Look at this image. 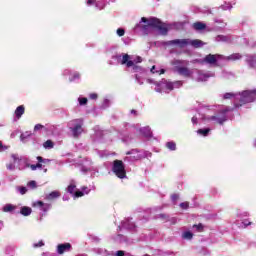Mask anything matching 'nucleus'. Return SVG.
Masks as SVG:
<instances>
[{
  "mask_svg": "<svg viewBox=\"0 0 256 256\" xmlns=\"http://www.w3.org/2000/svg\"><path fill=\"white\" fill-rule=\"evenodd\" d=\"M114 63L118 65H126L128 69H131V73L135 74V80L139 85H143V77L147 71L143 67L139 66V63L143 61L141 56L129 55V54H115L112 56Z\"/></svg>",
  "mask_w": 256,
  "mask_h": 256,
  "instance_id": "1",
  "label": "nucleus"
},
{
  "mask_svg": "<svg viewBox=\"0 0 256 256\" xmlns=\"http://www.w3.org/2000/svg\"><path fill=\"white\" fill-rule=\"evenodd\" d=\"M209 111H215V106H202L199 110L198 116L192 117L193 125H197L198 119H202L205 123H217L218 125H223L227 121V113L233 111V108L229 106H222L218 109V112L214 115H209Z\"/></svg>",
  "mask_w": 256,
  "mask_h": 256,
  "instance_id": "2",
  "label": "nucleus"
},
{
  "mask_svg": "<svg viewBox=\"0 0 256 256\" xmlns=\"http://www.w3.org/2000/svg\"><path fill=\"white\" fill-rule=\"evenodd\" d=\"M147 83L156 86L154 88V91H156V93H171L173 89H179L183 87V81L181 80L170 82L166 79H162L160 82H157L153 79H147Z\"/></svg>",
  "mask_w": 256,
  "mask_h": 256,
  "instance_id": "3",
  "label": "nucleus"
},
{
  "mask_svg": "<svg viewBox=\"0 0 256 256\" xmlns=\"http://www.w3.org/2000/svg\"><path fill=\"white\" fill-rule=\"evenodd\" d=\"M155 25H157V18L142 17L140 22L134 27V31L141 33V35H151L155 33Z\"/></svg>",
  "mask_w": 256,
  "mask_h": 256,
  "instance_id": "4",
  "label": "nucleus"
},
{
  "mask_svg": "<svg viewBox=\"0 0 256 256\" xmlns=\"http://www.w3.org/2000/svg\"><path fill=\"white\" fill-rule=\"evenodd\" d=\"M163 45H166L167 47H180L181 49H183V47L191 45L192 47H195V49H199V47H203L205 43L199 39H175L163 42Z\"/></svg>",
  "mask_w": 256,
  "mask_h": 256,
  "instance_id": "5",
  "label": "nucleus"
},
{
  "mask_svg": "<svg viewBox=\"0 0 256 256\" xmlns=\"http://www.w3.org/2000/svg\"><path fill=\"white\" fill-rule=\"evenodd\" d=\"M78 165L80 167L81 173L87 175V173H91V177H95L96 173H99V168L94 166L93 160L90 158H82L79 160Z\"/></svg>",
  "mask_w": 256,
  "mask_h": 256,
  "instance_id": "6",
  "label": "nucleus"
},
{
  "mask_svg": "<svg viewBox=\"0 0 256 256\" xmlns=\"http://www.w3.org/2000/svg\"><path fill=\"white\" fill-rule=\"evenodd\" d=\"M171 65L175 67V71L178 75H182V77H193V70L185 66H181L187 65V61L174 59L171 61Z\"/></svg>",
  "mask_w": 256,
  "mask_h": 256,
  "instance_id": "7",
  "label": "nucleus"
},
{
  "mask_svg": "<svg viewBox=\"0 0 256 256\" xmlns=\"http://www.w3.org/2000/svg\"><path fill=\"white\" fill-rule=\"evenodd\" d=\"M238 98L239 107L245 105L246 103H254V101H256V88L239 92Z\"/></svg>",
  "mask_w": 256,
  "mask_h": 256,
  "instance_id": "8",
  "label": "nucleus"
},
{
  "mask_svg": "<svg viewBox=\"0 0 256 256\" xmlns=\"http://www.w3.org/2000/svg\"><path fill=\"white\" fill-rule=\"evenodd\" d=\"M68 129L73 137H79L83 133V119H74L68 122Z\"/></svg>",
  "mask_w": 256,
  "mask_h": 256,
  "instance_id": "9",
  "label": "nucleus"
},
{
  "mask_svg": "<svg viewBox=\"0 0 256 256\" xmlns=\"http://www.w3.org/2000/svg\"><path fill=\"white\" fill-rule=\"evenodd\" d=\"M129 155L125 158V161H139L143 157H151V152L145 150L132 149L126 153Z\"/></svg>",
  "mask_w": 256,
  "mask_h": 256,
  "instance_id": "10",
  "label": "nucleus"
},
{
  "mask_svg": "<svg viewBox=\"0 0 256 256\" xmlns=\"http://www.w3.org/2000/svg\"><path fill=\"white\" fill-rule=\"evenodd\" d=\"M112 172L118 179L127 178V171L125 170V164L121 160H115L112 166Z\"/></svg>",
  "mask_w": 256,
  "mask_h": 256,
  "instance_id": "11",
  "label": "nucleus"
},
{
  "mask_svg": "<svg viewBox=\"0 0 256 256\" xmlns=\"http://www.w3.org/2000/svg\"><path fill=\"white\" fill-rule=\"evenodd\" d=\"M123 229H127V231H131L132 233L137 231V226H135L133 218H125L121 221V224L118 226V231H122Z\"/></svg>",
  "mask_w": 256,
  "mask_h": 256,
  "instance_id": "12",
  "label": "nucleus"
},
{
  "mask_svg": "<svg viewBox=\"0 0 256 256\" xmlns=\"http://www.w3.org/2000/svg\"><path fill=\"white\" fill-rule=\"evenodd\" d=\"M211 77H215L214 72L196 70V76L194 77V79L195 81H198V83H203L205 81H209Z\"/></svg>",
  "mask_w": 256,
  "mask_h": 256,
  "instance_id": "13",
  "label": "nucleus"
},
{
  "mask_svg": "<svg viewBox=\"0 0 256 256\" xmlns=\"http://www.w3.org/2000/svg\"><path fill=\"white\" fill-rule=\"evenodd\" d=\"M67 193H70L74 199H77L79 197H83L85 193H83L81 190H77V182L75 180H70V183L68 187L66 188Z\"/></svg>",
  "mask_w": 256,
  "mask_h": 256,
  "instance_id": "14",
  "label": "nucleus"
},
{
  "mask_svg": "<svg viewBox=\"0 0 256 256\" xmlns=\"http://www.w3.org/2000/svg\"><path fill=\"white\" fill-rule=\"evenodd\" d=\"M218 61H223V55L221 54H208L202 60V63H207L208 65L215 66Z\"/></svg>",
  "mask_w": 256,
  "mask_h": 256,
  "instance_id": "15",
  "label": "nucleus"
},
{
  "mask_svg": "<svg viewBox=\"0 0 256 256\" xmlns=\"http://www.w3.org/2000/svg\"><path fill=\"white\" fill-rule=\"evenodd\" d=\"M193 27L196 31H203V29H206V31L211 32V31H223V27H211L207 26L203 22H196L193 24Z\"/></svg>",
  "mask_w": 256,
  "mask_h": 256,
  "instance_id": "16",
  "label": "nucleus"
},
{
  "mask_svg": "<svg viewBox=\"0 0 256 256\" xmlns=\"http://www.w3.org/2000/svg\"><path fill=\"white\" fill-rule=\"evenodd\" d=\"M73 251V245L71 243H61L56 246V253L58 255H64V253H71Z\"/></svg>",
  "mask_w": 256,
  "mask_h": 256,
  "instance_id": "17",
  "label": "nucleus"
},
{
  "mask_svg": "<svg viewBox=\"0 0 256 256\" xmlns=\"http://www.w3.org/2000/svg\"><path fill=\"white\" fill-rule=\"evenodd\" d=\"M12 159L20 171H23V169H27V167H29L27 161L23 158H19V155L17 154L12 155Z\"/></svg>",
  "mask_w": 256,
  "mask_h": 256,
  "instance_id": "18",
  "label": "nucleus"
},
{
  "mask_svg": "<svg viewBox=\"0 0 256 256\" xmlns=\"http://www.w3.org/2000/svg\"><path fill=\"white\" fill-rule=\"evenodd\" d=\"M155 31H158L160 35H167V33H169V27H167L166 24L161 23V21L156 18Z\"/></svg>",
  "mask_w": 256,
  "mask_h": 256,
  "instance_id": "19",
  "label": "nucleus"
},
{
  "mask_svg": "<svg viewBox=\"0 0 256 256\" xmlns=\"http://www.w3.org/2000/svg\"><path fill=\"white\" fill-rule=\"evenodd\" d=\"M239 92L238 93H233V92H228L223 95V99H231L234 102V107L237 109L239 108Z\"/></svg>",
  "mask_w": 256,
  "mask_h": 256,
  "instance_id": "20",
  "label": "nucleus"
},
{
  "mask_svg": "<svg viewBox=\"0 0 256 256\" xmlns=\"http://www.w3.org/2000/svg\"><path fill=\"white\" fill-rule=\"evenodd\" d=\"M32 207H37L38 209H40V211L47 213V211L51 209V204L44 203L43 201H35L32 203Z\"/></svg>",
  "mask_w": 256,
  "mask_h": 256,
  "instance_id": "21",
  "label": "nucleus"
},
{
  "mask_svg": "<svg viewBox=\"0 0 256 256\" xmlns=\"http://www.w3.org/2000/svg\"><path fill=\"white\" fill-rule=\"evenodd\" d=\"M234 37L231 35H217L214 38L216 43H233Z\"/></svg>",
  "mask_w": 256,
  "mask_h": 256,
  "instance_id": "22",
  "label": "nucleus"
},
{
  "mask_svg": "<svg viewBox=\"0 0 256 256\" xmlns=\"http://www.w3.org/2000/svg\"><path fill=\"white\" fill-rule=\"evenodd\" d=\"M23 115H25V106L20 105L14 111V121H19V119H21V117H23Z\"/></svg>",
  "mask_w": 256,
  "mask_h": 256,
  "instance_id": "23",
  "label": "nucleus"
},
{
  "mask_svg": "<svg viewBox=\"0 0 256 256\" xmlns=\"http://www.w3.org/2000/svg\"><path fill=\"white\" fill-rule=\"evenodd\" d=\"M243 59V55L240 53H233L230 56H223V61H240Z\"/></svg>",
  "mask_w": 256,
  "mask_h": 256,
  "instance_id": "24",
  "label": "nucleus"
},
{
  "mask_svg": "<svg viewBox=\"0 0 256 256\" xmlns=\"http://www.w3.org/2000/svg\"><path fill=\"white\" fill-rule=\"evenodd\" d=\"M81 81V73L78 71H72V74L69 77L70 83H79Z\"/></svg>",
  "mask_w": 256,
  "mask_h": 256,
  "instance_id": "25",
  "label": "nucleus"
},
{
  "mask_svg": "<svg viewBox=\"0 0 256 256\" xmlns=\"http://www.w3.org/2000/svg\"><path fill=\"white\" fill-rule=\"evenodd\" d=\"M246 63L249 65V67H256V54L247 55Z\"/></svg>",
  "mask_w": 256,
  "mask_h": 256,
  "instance_id": "26",
  "label": "nucleus"
},
{
  "mask_svg": "<svg viewBox=\"0 0 256 256\" xmlns=\"http://www.w3.org/2000/svg\"><path fill=\"white\" fill-rule=\"evenodd\" d=\"M59 197H61V193L57 190L45 195L46 201H53V199H57Z\"/></svg>",
  "mask_w": 256,
  "mask_h": 256,
  "instance_id": "27",
  "label": "nucleus"
},
{
  "mask_svg": "<svg viewBox=\"0 0 256 256\" xmlns=\"http://www.w3.org/2000/svg\"><path fill=\"white\" fill-rule=\"evenodd\" d=\"M140 133L143 135V137L149 138L152 137L153 132H151V128L149 126L140 128Z\"/></svg>",
  "mask_w": 256,
  "mask_h": 256,
  "instance_id": "28",
  "label": "nucleus"
},
{
  "mask_svg": "<svg viewBox=\"0 0 256 256\" xmlns=\"http://www.w3.org/2000/svg\"><path fill=\"white\" fill-rule=\"evenodd\" d=\"M20 213L24 217H29V215H31V213H33V209H31V207L24 206V207H21Z\"/></svg>",
  "mask_w": 256,
  "mask_h": 256,
  "instance_id": "29",
  "label": "nucleus"
},
{
  "mask_svg": "<svg viewBox=\"0 0 256 256\" xmlns=\"http://www.w3.org/2000/svg\"><path fill=\"white\" fill-rule=\"evenodd\" d=\"M95 7L99 11H103V9H105V7H107V1H105V0L96 1Z\"/></svg>",
  "mask_w": 256,
  "mask_h": 256,
  "instance_id": "30",
  "label": "nucleus"
},
{
  "mask_svg": "<svg viewBox=\"0 0 256 256\" xmlns=\"http://www.w3.org/2000/svg\"><path fill=\"white\" fill-rule=\"evenodd\" d=\"M165 147L169 149V151H177V143H175V141L166 142Z\"/></svg>",
  "mask_w": 256,
  "mask_h": 256,
  "instance_id": "31",
  "label": "nucleus"
},
{
  "mask_svg": "<svg viewBox=\"0 0 256 256\" xmlns=\"http://www.w3.org/2000/svg\"><path fill=\"white\" fill-rule=\"evenodd\" d=\"M15 209H17V206H15L13 204H6L3 207L4 213H13V211H15Z\"/></svg>",
  "mask_w": 256,
  "mask_h": 256,
  "instance_id": "32",
  "label": "nucleus"
},
{
  "mask_svg": "<svg viewBox=\"0 0 256 256\" xmlns=\"http://www.w3.org/2000/svg\"><path fill=\"white\" fill-rule=\"evenodd\" d=\"M211 133V128H202L197 130V134L202 137H207Z\"/></svg>",
  "mask_w": 256,
  "mask_h": 256,
  "instance_id": "33",
  "label": "nucleus"
},
{
  "mask_svg": "<svg viewBox=\"0 0 256 256\" xmlns=\"http://www.w3.org/2000/svg\"><path fill=\"white\" fill-rule=\"evenodd\" d=\"M77 102L79 107H85V105L89 103V100L87 99V97L79 96Z\"/></svg>",
  "mask_w": 256,
  "mask_h": 256,
  "instance_id": "34",
  "label": "nucleus"
},
{
  "mask_svg": "<svg viewBox=\"0 0 256 256\" xmlns=\"http://www.w3.org/2000/svg\"><path fill=\"white\" fill-rule=\"evenodd\" d=\"M5 255L15 256V246H7L5 248Z\"/></svg>",
  "mask_w": 256,
  "mask_h": 256,
  "instance_id": "35",
  "label": "nucleus"
},
{
  "mask_svg": "<svg viewBox=\"0 0 256 256\" xmlns=\"http://www.w3.org/2000/svg\"><path fill=\"white\" fill-rule=\"evenodd\" d=\"M44 149H53L55 147V143L51 140H47L43 143Z\"/></svg>",
  "mask_w": 256,
  "mask_h": 256,
  "instance_id": "36",
  "label": "nucleus"
},
{
  "mask_svg": "<svg viewBox=\"0 0 256 256\" xmlns=\"http://www.w3.org/2000/svg\"><path fill=\"white\" fill-rule=\"evenodd\" d=\"M30 136H31V132L29 131L22 133L20 135V141H22V143H26L27 139H29Z\"/></svg>",
  "mask_w": 256,
  "mask_h": 256,
  "instance_id": "37",
  "label": "nucleus"
},
{
  "mask_svg": "<svg viewBox=\"0 0 256 256\" xmlns=\"http://www.w3.org/2000/svg\"><path fill=\"white\" fill-rule=\"evenodd\" d=\"M109 107H111V100L109 99H104V101L102 102L100 109H109Z\"/></svg>",
  "mask_w": 256,
  "mask_h": 256,
  "instance_id": "38",
  "label": "nucleus"
},
{
  "mask_svg": "<svg viewBox=\"0 0 256 256\" xmlns=\"http://www.w3.org/2000/svg\"><path fill=\"white\" fill-rule=\"evenodd\" d=\"M214 23H218L221 26H210V27H223V29H225V27H227V23H224L223 20L219 19V18H215Z\"/></svg>",
  "mask_w": 256,
  "mask_h": 256,
  "instance_id": "39",
  "label": "nucleus"
},
{
  "mask_svg": "<svg viewBox=\"0 0 256 256\" xmlns=\"http://www.w3.org/2000/svg\"><path fill=\"white\" fill-rule=\"evenodd\" d=\"M113 240L116 242V243H123V241H125V236L121 235V234H118L116 236L113 237Z\"/></svg>",
  "mask_w": 256,
  "mask_h": 256,
  "instance_id": "40",
  "label": "nucleus"
},
{
  "mask_svg": "<svg viewBox=\"0 0 256 256\" xmlns=\"http://www.w3.org/2000/svg\"><path fill=\"white\" fill-rule=\"evenodd\" d=\"M16 191H17L20 195H25V193H27V187H25V186H17V187H16Z\"/></svg>",
  "mask_w": 256,
  "mask_h": 256,
  "instance_id": "41",
  "label": "nucleus"
},
{
  "mask_svg": "<svg viewBox=\"0 0 256 256\" xmlns=\"http://www.w3.org/2000/svg\"><path fill=\"white\" fill-rule=\"evenodd\" d=\"M73 70L66 68L62 71V77H71Z\"/></svg>",
  "mask_w": 256,
  "mask_h": 256,
  "instance_id": "42",
  "label": "nucleus"
},
{
  "mask_svg": "<svg viewBox=\"0 0 256 256\" xmlns=\"http://www.w3.org/2000/svg\"><path fill=\"white\" fill-rule=\"evenodd\" d=\"M182 238L191 240L193 239V233H191L190 231L183 232Z\"/></svg>",
  "mask_w": 256,
  "mask_h": 256,
  "instance_id": "43",
  "label": "nucleus"
},
{
  "mask_svg": "<svg viewBox=\"0 0 256 256\" xmlns=\"http://www.w3.org/2000/svg\"><path fill=\"white\" fill-rule=\"evenodd\" d=\"M150 71L151 73H158L159 75H163V73H165V69L157 70L155 66H153Z\"/></svg>",
  "mask_w": 256,
  "mask_h": 256,
  "instance_id": "44",
  "label": "nucleus"
},
{
  "mask_svg": "<svg viewBox=\"0 0 256 256\" xmlns=\"http://www.w3.org/2000/svg\"><path fill=\"white\" fill-rule=\"evenodd\" d=\"M96 253H98V255H109V252H107V250L103 249V248H98L96 249Z\"/></svg>",
  "mask_w": 256,
  "mask_h": 256,
  "instance_id": "45",
  "label": "nucleus"
},
{
  "mask_svg": "<svg viewBox=\"0 0 256 256\" xmlns=\"http://www.w3.org/2000/svg\"><path fill=\"white\" fill-rule=\"evenodd\" d=\"M97 153H98L100 159H103L105 157H109V153L106 152V151H99Z\"/></svg>",
  "mask_w": 256,
  "mask_h": 256,
  "instance_id": "46",
  "label": "nucleus"
},
{
  "mask_svg": "<svg viewBox=\"0 0 256 256\" xmlns=\"http://www.w3.org/2000/svg\"><path fill=\"white\" fill-rule=\"evenodd\" d=\"M233 6H231L230 3H224L223 5H221V9H223V11H227L229 9H232Z\"/></svg>",
  "mask_w": 256,
  "mask_h": 256,
  "instance_id": "47",
  "label": "nucleus"
},
{
  "mask_svg": "<svg viewBox=\"0 0 256 256\" xmlns=\"http://www.w3.org/2000/svg\"><path fill=\"white\" fill-rule=\"evenodd\" d=\"M120 139H122L123 143H129V137H125V132L120 133Z\"/></svg>",
  "mask_w": 256,
  "mask_h": 256,
  "instance_id": "48",
  "label": "nucleus"
},
{
  "mask_svg": "<svg viewBox=\"0 0 256 256\" xmlns=\"http://www.w3.org/2000/svg\"><path fill=\"white\" fill-rule=\"evenodd\" d=\"M45 246V242H43V240H40L37 243L33 244L34 249H37L38 247H44Z\"/></svg>",
  "mask_w": 256,
  "mask_h": 256,
  "instance_id": "49",
  "label": "nucleus"
},
{
  "mask_svg": "<svg viewBox=\"0 0 256 256\" xmlns=\"http://www.w3.org/2000/svg\"><path fill=\"white\" fill-rule=\"evenodd\" d=\"M116 33H117V36H118V37H123V35H125V29H123V28H118L117 31H116Z\"/></svg>",
  "mask_w": 256,
  "mask_h": 256,
  "instance_id": "50",
  "label": "nucleus"
},
{
  "mask_svg": "<svg viewBox=\"0 0 256 256\" xmlns=\"http://www.w3.org/2000/svg\"><path fill=\"white\" fill-rule=\"evenodd\" d=\"M15 165H17V164L14 161L13 163L7 164L6 167H7L8 171H14L15 170Z\"/></svg>",
  "mask_w": 256,
  "mask_h": 256,
  "instance_id": "51",
  "label": "nucleus"
},
{
  "mask_svg": "<svg viewBox=\"0 0 256 256\" xmlns=\"http://www.w3.org/2000/svg\"><path fill=\"white\" fill-rule=\"evenodd\" d=\"M28 187H30V189H36L37 188V182H35L33 180L28 182Z\"/></svg>",
  "mask_w": 256,
  "mask_h": 256,
  "instance_id": "52",
  "label": "nucleus"
},
{
  "mask_svg": "<svg viewBox=\"0 0 256 256\" xmlns=\"http://www.w3.org/2000/svg\"><path fill=\"white\" fill-rule=\"evenodd\" d=\"M193 229H195L198 232L203 231V224L194 225Z\"/></svg>",
  "mask_w": 256,
  "mask_h": 256,
  "instance_id": "53",
  "label": "nucleus"
},
{
  "mask_svg": "<svg viewBox=\"0 0 256 256\" xmlns=\"http://www.w3.org/2000/svg\"><path fill=\"white\" fill-rule=\"evenodd\" d=\"M84 193V195H89V193L91 192V189H89L88 187H82V190H80Z\"/></svg>",
  "mask_w": 256,
  "mask_h": 256,
  "instance_id": "54",
  "label": "nucleus"
},
{
  "mask_svg": "<svg viewBox=\"0 0 256 256\" xmlns=\"http://www.w3.org/2000/svg\"><path fill=\"white\" fill-rule=\"evenodd\" d=\"M181 209H189V202H182L180 203Z\"/></svg>",
  "mask_w": 256,
  "mask_h": 256,
  "instance_id": "55",
  "label": "nucleus"
},
{
  "mask_svg": "<svg viewBox=\"0 0 256 256\" xmlns=\"http://www.w3.org/2000/svg\"><path fill=\"white\" fill-rule=\"evenodd\" d=\"M97 0H87L86 4L88 7H91L92 5H96Z\"/></svg>",
  "mask_w": 256,
  "mask_h": 256,
  "instance_id": "56",
  "label": "nucleus"
},
{
  "mask_svg": "<svg viewBox=\"0 0 256 256\" xmlns=\"http://www.w3.org/2000/svg\"><path fill=\"white\" fill-rule=\"evenodd\" d=\"M43 125H41V124H36L35 126H34V131H41V129H43Z\"/></svg>",
  "mask_w": 256,
  "mask_h": 256,
  "instance_id": "57",
  "label": "nucleus"
},
{
  "mask_svg": "<svg viewBox=\"0 0 256 256\" xmlns=\"http://www.w3.org/2000/svg\"><path fill=\"white\" fill-rule=\"evenodd\" d=\"M97 97H98L97 93L89 94V99H92L93 101H95L97 99Z\"/></svg>",
  "mask_w": 256,
  "mask_h": 256,
  "instance_id": "58",
  "label": "nucleus"
},
{
  "mask_svg": "<svg viewBox=\"0 0 256 256\" xmlns=\"http://www.w3.org/2000/svg\"><path fill=\"white\" fill-rule=\"evenodd\" d=\"M159 217H160V219H164L165 221H169V215H167V214H160Z\"/></svg>",
  "mask_w": 256,
  "mask_h": 256,
  "instance_id": "59",
  "label": "nucleus"
},
{
  "mask_svg": "<svg viewBox=\"0 0 256 256\" xmlns=\"http://www.w3.org/2000/svg\"><path fill=\"white\" fill-rule=\"evenodd\" d=\"M115 256H125V251H123V250H118V251L115 253Z\"/></svg>",
  "mask_w": 256,
  "mask_h": 256,
  "instance_id": "60",
  "label": "nucleus"
},
{
  "mask_svg": "<svg viewBox=\"0 0 256 256\" xmlns=\"http://www.w3.org/2000/svg\"><path fill=\"white\" fill-rule=\"evenodd\" d=\"M242 225H243V227H249V225H251V221H249V220H244V221L242 222Z\"/></svg>",
  "mask_w": 256,
  "mask_h": 256,
  "instance_id": "61",
  "label": "nucleus"
},
{
  "mask_svg": "<svg viewBox=\"0 0 256 256\" xmlns=\"http://www.w3.org/2000/svg\"><path fill=\"white\" fill-rule=\"evenodd\" d=\"M171 199H172V201L175 203V201H177V200L179 199V194H173V195L171 196Z\"/></svg>",
  "mask_w": 256,
  "mask_h": 256,
  "instance_id": "62",
  "label": "nucleus"
},
{
  "mask_svg": "<svg viewBox=\"0 0 256 256\" xmlns=\"http://www.w3.org/2000/svg\"><path fill=\"white\" fill-rule=\"evenodd\" d=\"M37 161H38L39 163H43L44 158H43V157H41V156H38V157H37Z\"/></svg>",
  "mask_w": 256,
  "mask_h": 256,
  "instance_id": "63",
  "label": "nucleus"
},
{
  "mask_svg": "<svg viewBox=\"0 0 256 256\" xmlns=\"http://www.w3.org/2000/svg\"><path fill=\"white\" fill-rule=\"evenodd\" d=\"M62 199L63 201H69V195H64Z\"/></svg>",
  "mask_w": 256,
  "mask_h": 256,
  "instance_id": "64",
  "label": "nucleus"
}]
</instances>
